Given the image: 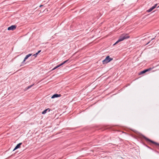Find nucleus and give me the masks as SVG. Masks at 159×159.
<instances>
[{
    "instance_id": "obj_1",
    "label": "nucleus",
    "mask_w": 159,
    "mask_h": 159,
    "mask_svg": "<svg viewBox=\"0 0 159 159\" xmlns=\"http://www.w3.org/2000/svg\"><path fill=\"white\" fill-rule=\"evenodd\" d=\"M142 138L144 139L146 141L150 144H153L154 146L156 148H158L159 147V143H156L150 139L147 138L144 135L142 136Z\"/></svg>"
},
{
    "instance_id": "obj_2",
    "label": "nucleus",
    "mask_w": 159,
    "mask_h": 159,
    "mask_svg": "<svg viewBox=\"0 0 159 159\" xmlns=\"http://www.w3.org/2000/svg\"><path fill=\"white\" fill-rule=\"evenodd\" d=\"M129 36L128 34H122L119 37V39L113 44V45L118 43L120 42L123 41L125 39H128Z\"/></svg>"
},
{
    "instance_id": "obj_3",
    "label": "nucleus",
    "mask_w": 159,
    "mask_h": 159,
    "mask_svg": "<svg viewBox=\"0 0 159 159\" xmlns=\"http://www.w3.org/2000/svg\"><path fill=\"white\" fill-rule=\"evenodd\" d=\"M113 60V58L110 57L109 56H107L105 59L102 61V63L103 64H106Z\"/></svg>"
},
{
    "instance_id": "obj_4",
    "label": "nucleus",
    "mask_w": 159,
    "mask_h": 159,
    "mask_svg": "<svg viewBox=\"0 0 159 159\" xmlns=\"http://www.w3.org/2000/svg\"><path fill=\"white\" fill-rule=\"evenodd\" d=\"M155 68V67H153L152 68H149L148 69H145V70H143L141 72H140L139 73V75H141L143 74L144 73H146V72H148V71H149L151 70L152 69H154Z\"/></svg>"
},
{
    "instance_id": "obj_5",
    "label": "nucleus",
    "mask_w": 159,
    "mask_h": 159,
    "mask_svg": "<svg viewBox=\"0 0 159 159\" xmlns=\"http://www.w3.org/2000/svg\"><path fill=\"white\" fill-rule=\"evenodd\" d=\"M32 54H29L27 55H26L23 61L21 63V65L20 66L21 67L22 66H23L24 64H25L26 63H25V61L30 57L32 56Z\"/></svg>"
},
{
    "instance_id": "obj_6",
    "label": "nucleus",
    "mask_w": 159,
    "mask_h": 159,
    "mask_svg": "<svg viewBox=\"0 0 159 159\" xmlns=\"http://www.w3.org/2000/svg\"><path fill=\"white\" fill-rule=\"evenodd\" d=\"M16 25H12L10 26L9 27L7 28V30H13L16 29Z\"/></svg>"
},
{
    "instance_id": "obj_7",
    "label": "nucleus",
    "mask_w": 159,
    "mask_h": 159,
    "mask_svg": "<svg viewBox=\"0 0 159 159\" xmlns=\"http://www.w3.org/2000/svg\"><path fill=\"white\" fill-rule=\"evenodd\" d=\"M157 4H155L154 6L152 7H151L150 9H149L148 10H147V11L148 12H151L153 9H155L157 7Z\"/></svg>"
},
{
    "instance_id": "obj_8",
    "label": "nucleus",
    "mask_w": 159,
    "mask_h": 159,
    "mask_svg": "<svg viewBox=\"0 0 159 159\" xmlns=\"http://www.w3.org/2000/svg\"><path fill=\"white\" fill-rule=\"evenodd\" d=\"M22 143H20L18 144L15 147L13 151H14L16 149L20 148V146L22 145Z\"/></svg>"
},
{
    "instance_id": "obj_9",
    "label": "nucleus",
    "mask_w": 159,
    "mask_h": 159,
    "mask_svg": "<svg viewBox=\"0 0 159 159\" xmlns=\"http://www.w3.org/2000/svg\"><path fill=\"white\" fill-rule=\"evenodd\" d=\"M61 96V94H58L57 93H55L54 94H53L52 97L51 98H58L59 97H60Z\"/></svg>"
},
{
    "instance_id": "obj_10",
    "label": "nucleus",
    "mask_w": 159,
    "mask_h": 159,
    "mask_svg": "<svg viewBox=\"0 0 159 159\" xmlns=\"http://www.w3.org/2000/svg\"><path fill=\"white\" fill-rule=\"evenodd\" d=\"M69 62H70V61L69 60V59H68V60H66V61H64L63 62H62V63L60 64L59 65V66H62V65H63V64H65L66 63L68 62V63Z\"/></svg>"
},
{
    "instance_id": "obj_11",
    "label": "nucleus",
    "mask_w": 159,
    "mask_h": 159,
    "mask_svg": "<svg viewBox=\"0 0 159 159\" xmlns=\"http://www.w3.org/2000/svg\"><path fill=\"white\" fill-rule=\"evenodd\" d=\"M50 111V108H47V109H46L44 110L42 112V114H44L45 113H46L47 112V111Z\"/></svg>"
},
{
    "instance_id": "obj_12",
    "label": "nucleus",
    "mask_w": 159,
    "mask_h": 159,
    "mask_svg": "<svg viewBox=\"0 0 159 159\" xmlns=\"http://www.w3.org/2000/svg\"><path fill=\"white\" fill-rule=\"evenodd\" d=\"M34 84H33L30 85V86H28V87H27V88H26V90H27L28 89H30V88H31L32 86H33V85H34Z\"/></svg>"
},
{
    "instance_id": "obj_13",
    "label": "nucleus",
    "mask_w": 159,
    "mask_h": 159,
    "mask_svg": "<svg viewBox=\"0 0 159 159\" xmlns=\"http://www.w3.org/2000/svg\"><path fill=\"white\" fill-rule=\"evenodd\" d=\"M38 55V53H36L35 54H34L32 57H34V59L35 58H36L37 55Z\"/></svg>"
},
{
    "instance_id": "obj_14",
    "label": "nucleus",
    "mask_w": 159,
    "mask_h": 159,
    "mask_svg": "<svg viewBox=\"0 0 159 159\" xmlns=\"http://www.w3.org/2000/svg\"><path fill=\"white\" fill-rule=\"evenodd\" d=\"M58 68V67H57V66H55V67H54L52 69V70H53L57 68Z\"/></svg>"
},
{
    "instance_id": "obj_15",
    "label": "nucleus",
    "mask_w": 159,
    "mask_h": 159,
    "mask_svg": "<svg viewBox=\"0 0 159 159\" xmlns=\"http://www.w3.org/2000/svg\"><path fill=\"white\" fill-rule=\"evenodd\" d=\"M41 52V50H39V51L37 52V53L38 54L39 53Z\"/></svg>"
},
{
    "instance_id": "obj_16",
    "label": "nucleus",
    "mask_w": 159,
    "mask_h": 159,
    "mask_svg": "<svg viewBox=\"0 0 159 159\" xmlns=\"http://www.w3.org/2000/svg\"><path fill=\"white\" fill-rule=\"evenodd\" d=\"M150 42V41L148 42V43H147L146 44V45L148 44Z\"/></svg>"
},
{
    "instance_id": "obj_17",
    "label": "nucleus",
    "mask_w": 159,
    "mask_h": 159,
    "mask_svg": "<svg viewBox=\"0 0 159 159\" xmlns=\"http://www.w3.org/2000/svg\"><path fill=\"white\" fill-rule=\"evenodd\" d=\"M153 70L152 71V72H153V71H155V70Z\"/></svg>"
},
{
    "instance_id": "obj_18",
    "label": "nucleus",
    "mask_w": 159,
    "mask_h": 159,
    "mask_svg": "<svg viewBox=\"0 0 159 159\" xmlns=\"http://www.w3.org/2000/svg\"><path fill=\"white\" fill-rule=\"evenodd\" d=\"M57 67H58V68L60 66H59V65H57Z\"/></svg>"
},
{
    "instance_id": "obj_19",
    "label": "nucleus",
    "mask_w": 159,
    "mask_h": 159,
    "mask_svg": "<svg viewBox=\"0 0 159 159\" xmlns=\"http://www.w3.org/2000/svg\"><path fill=\"white\" fill-rule=\"evenodd\" d=\"M146 146L147 147H148V148H150L148 146H147V145H146Z\"/></svg>"
},
{
    "instance_id": "obj_20",
    "label": "nucleus",
    "mask_w": 159,
    "mask_h": 159,
    "mask_svg": "<svg viewBox=\"0 0 159 159\" xmlns=\"http://www.w3.org/2000/svg\"><path fill=\"white\" fill-rule=\"evenodd\" d=\"M43 6V5H40V6H39V7H42V6Z\"/></svg>"
},
{
    "instance_id": "obj_21",
    "label": "nucleus",
    "mask_w": 159,
    "mask_h": 159,
    "mask_svg": "<svg viewBox=\"0 0 159 159\" xmlns=\"http://www.w3.org/2000/svg\"><path fill=\"white\" fill-rule=\"evenodd\" d=\"M159 7V6H158L157 7V8H158V7Z\"/></svg>"
},
{
    "instance_id": "obj_22",
    "label": "nucleus",
    "mask_w": 159,
    "mask_h": 159,
    "mask_svg": "<svg viewBox=\"0 0 159 159\" xmlns=\"http://www.w3.org/2000/svg\"><path fill=\"white\" fill-rule=\"evenodd\" d=\"M153 39H154V38H152V40Z\"/></svg>"
}]
</instances>
